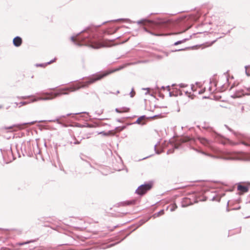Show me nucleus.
I'll return each instance as SVG.
<instances>
[{
    "label": "nucleus",
    "mask_w": 250,
    "mask_h": 250,
    "mask_svg": "<svg viewBox=\"0 0 250 250\" xmlns=\"http://www.w3.org/2000/svg\"><path fill=\"white\" fill-rule=\"evenodd\" d=\"M129 110V109L127 107H123L121 109L116 108L115 111L118 113H123V112H127Z\"/></svg>",
    "instance_id": "9d476101"
},
{
    "label": "nucleus",
    "mask_w": 250,
    "mask_h": 250,
    "mask_svg": "<svg viewBox=\"0 0 250 250\" xmlns=\"http://www.w3.org/2000/svg\"><path fill=\"white\" fill-rule=\"evenodd\" d=\"M197 139L200 141V142L206 146L209 147L210 146V141L208 140L205 138L199 137L197 138Z\"/></svg>",
    "instance_id": "39448f33"
},
{
    "label": "nucleus",
    "mask_w": 250,
    "mask_h": 250,
    "mask_svg": "<svg viewBox=\"0 0 250 250\" xmlns=\"http://www.w3.org/2000/svg\"><path fill=\"white\" fill-rule=\"evenodd\" d=\"M190 141H195V139L192 136H185L181 137L180 139V142L181 143H186Z\"/></svg>",
    "instance_id": "423d86ee"
},
{
    "label": "nucleus",
    "mask_w": 250,
    "mask_h": 250,
    "mask_svg": "<svg viewBox=\"0 0 250 250\" xmlns=\"http://www.w3.org/2000/svg\"><path fill=\"white\" fill-rule=\"evenodd\" d=\"M145 116H141L137 120L136 123L138 124L144 125L145 124Z\"/></svg>",
    "instance_id": "1a4fd4ad"
},
{
    "label": "nucleus",
    "mask_w": 250,
    "mask_h": 250,
    "mask_svg": "<svg viewBox=\"0 0 250 250\" xmlns=\"http://www.w3.org/2000/svg\"><path fill=\"white\" fill-rule=\"evenodd\" d=\"M123 67L121 66L119 68H115L112 70H106L104 72H102L96 73L91 75L87 78V81L86 82H80L74 84L73 85L63 89H61L59 92L56 93H47L44 97H41L38 98H34L32 100L31 102H34L39 100H47L54 99V98L60 96L62 94H67L68 93L66 92L68 91L70 92L75 91L81 88L87 87L88 86L97 81H99L104 77L112 74L115 72L119 71L123 68Z\"/></svg>",
    "instance_id": "f257e3e1"
},
{
    "label": "nucleus",
    "mask_w": 250,
    "mask_h": 250,
    "mask_svg": "<svg viewBox=\"0 0 250 250\" xmlns=\"http://www.w3.org/2000/svg\"><path fill=\"white\" fill-rule=\"evenodd\" d=\"M130 96L131 98H133L136 94V92L134 89V88H132L131 90V91L130 93Z\"/></svg>",
    "instance_id": "9b49d317"
},
{
    "label": "nucleus",
    "mask_w": 250,
    "mask_h": 250,
    "mask_svg": "<svg viewBox=\"0 0 250 250\" xmlns=\"http://www.w3.org/2000/svg\"><path fill=\"white\" fill-rule=\"evenodd\" d=\"M237 189L241 193H243L246 192L248 191V188L247 186L239 185L237 187Z\"/></svg>",
    "instance_id": "6e6552de"
},
{
    "label": "nucleus",
    "mask_w": 250,
    "mask_h": 250,
    "mask_svg": "<svg viewBox=\"0 0 250 250\" xmlns=\"http://www.w3.org/2000/svg\"><path fill=\"white\" fill-rule=\"evenodd\" d=\"M34 123V122H32V123H29V124H30V125H33Z\"/></svg>",
    "instance_id": "6ab92c4d"
},
{
    "label": "nucleus",
    "mask_w": 250,
    "mask_h": 250,
    "mask_svg": "<svg viewBox=\"0 0 250 250\" xmlns=\"http://www.w3.org/2000/svg\"><path fill=\"white\" fill-rule=\"evenodd\" d=\"M120 93V91H117V93Z\"/></svg>",
    "instance_id": "aec40b11"
},
{
    "label": "nucleus",
    "mask_w": 250,
    "mask_h": 250,
    "mask_svg": "<svg viewBox=\"0 0 250 250\" xmlns=\"http://www.w3.org/2000/svg\"><path fill=\"white\" fill-rule=\"evenodd\" d=\"M153 187V183L149 182L139 186L136 190V193L140 195L146 194Z\"/></svg>",
    "instance_id": "7ed1b4c3"
},
{
    "label": "nucleus",
    "mask_w": 250,
    "mask_h": 250,
    "mask_svg": "<svg viewBox=\"0 0 250 250\" xmlns=\"http://www.w3.org/2000/svg\"><path fill=\"white\" fill-rule=\"evenodd\" d=\"M80 144V142L79 141H78V140H76L74 143V144H75V145H79Z\"/></svg>",
    "instance_id": "2eb2a0df"
},
{
    "label": "nucleus",
    "mask_w": 250,
    "mask_h": 250,
    "mask_svg": "<svg viewBox=\"0 0 250 250\" xmlns=\"http://www.w3.org/2000/svg\"><path fill=\"white\" fill-rule=\"evenodd\" d=\"M183 42V41H178L174 43L175 45H177Z\"/></svg>",
    "instance_id": "4468645a"
},
{
    "label": "nucleus",
    "mask_w": 250,
    "mask_h": 250,
    "mask_svg": "<svg viewBox=\"0 0 250 250\" xmlns=\"http://www.w3.org/2000/svg\"><path fill=\"white\" fill-rule=\"evenodd\" d=\"M242 144L247 146H249L247 143H246L245 142H243Z\"/></svg>",
    "instance_id": "f3484780"
},
{
    "label": "nucleus",
    "mask_w": 250,
    "mask_h": 250,
    "mask_svg": "<svg viewBox=\"0 0 250 250\" xmlns=\"http://www.w3.org/2000/svg\"><path fill=\"white\" fill-rule=\"evenodd\" d=\"M81 42L80 45L89 46L94 49H99L105 46L101 40H97L94 38L84 37L79 39Z\"/></svg>",
    "instance_id": "f03ea898"
},
{
    "label": "nucleus",
    "mask_w": 250,
    "mask_h": 250,
    "mask_svg": "<svg viewBox=\"0 0 250 250\" xmlns=\"http://www.w3.org/2000/svg\"><path fill=\"white\" fill-rule=\"evenodd\" d=\"M125 127H118L116 128V132H120L124 129Z\"/></svg>",
    "instance_id": "ddd939ff"
},
{
    "label": "nucleus",
    "mask_w": 250,
    "mask_h": 250,
    "mask_svg": "<svg viewBox=\"0 0 250 250\" xmlns=\"http://www.w3.org/2000/svg\"><path fill=\"white\" fill-rule=\"evenodd\" d=\"M13 42L15 46L19 47L21 44L22 41L21 37H16L14 38Z\"/></svg>",
    "instance_id": "0eeeda50"
},
{
    "label": "nucleus",
    "mask_w": 250,
    "mask_h": 250,
    "mask_svg": "<svg viewBox=\"0 0 250 250\" xmlns=\"http://www.w3.org/2000/svg\"><path fill=\"white\" fill-rule=\"evenodd\" d=\"M159 213H161L163 214V213H164V211H163V210H162V211H161Z\"/></svg>",
    "instance_id": "a211bd4d"
},
{
    "label": "nucleus",
    "mask_w": 250,
    "mask_h": 250,
    "mask_svg": "<svg viewBox=\"0 0 250 250\" xmlns=\"http://www.w3.org/2000/svg\"><path fill=\"white\" fill-rule=\"evenodd\" d=\"M250 93V88L238 90L232 97L234 98L241 97L245 95H249Z\"/></svg>",
    "instance_id": "20e7f679"
},
{
    "label": "nucleus",
    "mask_w": 250,
    "mask_h": 250,
    "mask_svg": "<svg viewBox=\"0 0 250 250\" xmlns=\"http://www.w3.org/2000/svg\"><path fill=\"white\" fill-rule=\"evenodd\" d=\"M30 242H31V241L26 242H24V243H18L16 244V245L17 246H22V245H23L24 244H28V243H29Z\"/></svg>",
    "instance_id": "f8f14e48"
},
{
    "label": "nucleus",
    "mask_w": 250,
    "mask_h": 250,
    "mask_svg": "<svg viewBox=\"0 0 250 250\" xmlns=\"http://www.w3.org/2000/svg\"><path fill=\"white\" fill-rule=\"evenodd\" d=\"M21 104H22V105H25L27 104V103L26 102H21Z\"/></svg>",
    "instance_id": "dca6fc26"
}]
</instances>
